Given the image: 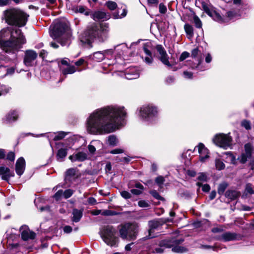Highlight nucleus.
<instances>
[{"instance_id": "09e8293b", "label": "nucleus", "mask_w": 254, "mask_h": 254, "mask_svg": "<svg viewBox=\"0 0 254 254\" xmlns=\"http://www.w3.org/2000/svg\"><path fill=\"white\" fill-rule=\"evenodd\" d=\"M9 88L2 85L0 87V96L6 94L9 90Z\"/></svg>"}, {"instance_id": "bf43d9fd", "label": "nucleus", "mask_w": 254, "mask_h": 254, "mask_svg": "<svg viewBox=\"0 0 254 254\" xmlns=\"http://www.w3.org/2000/svg\"><path fill=\"white\" fill-rule=\"evenodd\" d=\"M124 152V150L121 148H117L111 150L110 153L113 154H121Z\"/></svg>"}, {"instance_id": "20e7f679", "label": "nucleus", "mask_w": 254, "mask_h": 254, "mask_svg": "<svg viewBox=\"0 0 254 254\" xmlns=\"http://www.w3.org/2000/svg\"><path fill=\"white\" fill-rule=\"evenodd\" d=\"M50 34L62 46H68L70 43L71 31L65 24L62 23H57L52 27L51 26Z\"/></svg>"}, {"instance_id": "a18cd8bd", "label": "nucleus", "mask_w": 254, "mask_h": 254, "mask_svg": "<svg viewBox=\"0 0 254 254\" xmlns=\"http://www.w3.org/2000/svg\"><path fill=\"white\" fill-rule=\"evenodd\" d=\"M106 5L111 10L115 9L117 6L116 3L112 1L107 2Z\"/></svg>"}, {"instance_id": "9b49d317", "label": "nucleus", "mask_w": 254, "mask_h": 254, "mask_svg": "<svg viewBox=\"0 0 254 254\" xmlns=\"http://www.w3.org/2000/svg\"><path fill=\"white\" fill-rule=\"evenodd\" d=\"M153 49V46L150 41H147L144 43L142 46V50L144 54L142 55L141 58L143 61L148 65L151 64L153 62V57L152 50Z\"/></svg>"}, {"instance_id": "a19ab883", "label": "nucleus", "mask_w": 254, "mask_h": 254, "mask_svg": "<svg viewBox=\"0 0 254 254\" xmlns=\"http://www.w3.org/2000/svg\"><path fill=\"white\" fill-rule=\"evenodd\" d=\"M196 185L197 186H198L199 187H202V190L204 191V192H208L210 190V187L209 185L208 184H204V185H202V184L200 182H197L196 183Z\"/></svg>"}, {"instance_id": "4468645a", "label": "nucleus", "mask_w": 254, "mask_h": 254, "mask_svg": "<svg viewBox=\"0 0 254 254\" xmlns=\"http://www.w3.org/2000/svg\"><path fill=\"white\" fill-rule=\"evenodd\" d=\"M19 231L21 234V238L24 241L33 240L35 238V233L31 231L26 225L22 226L19 229Z\"/></svg>"}, {"instance_id": "f704fd0d", "label": "nucleus", "mask_w": 254, "mask_h": 254, "mask_svg": "<svg viewBox=\"0 0 254 254\" xmlns=\"http://www.w3.org/2000/svg\"><path fill=\"white\" fill-rule=\"evenodd\" d=\"M172 251L175 253H183L187 251V248L184 247H182L179 245L174 247Z\"/></svg>"}, {"instance_id": "4c0bfd02", "label": "nucleus", "mask_w": 254, "mask_h": 254, "mask_svg": "<svg viewBox=\"0 0 254 254\" xmlns=\"http://www.w3.org/2000/svg\"><path fill=\"white\" fill-rule=\"evenodd\" d=\"M227 184L226 183H223L219 185L218 192L219 194L222 195L224 193L225 190H226L227 187Z\"/></svg>"}, {"instance_id": "4be33fe9", "label": "nucleus", "mask_w": 254, "mask_h": 254, "mask_svg": "<svg viewBox=\"0 0 254 254\" xmlns=\"http://www.w3.org/2000/svg\"><path fill=\"white\" fill-rule=\"evenodd\" d=\"M87 158V154L84 152H78L76 153L73 154L69 156V159L72 161H80L82 162L85 161Z\"/></svg>"}, {"instance_id": "aec40b11", "label": "nucleus", "mask_w": 254, "mask_h": 254, "mask_svg": "<svg viewBox=\"0 0 254 254\" xmlns=\"http://www.w3.org/2000/svg\"><path fill=\"white\" fill-rule=\"evenodd\" d=\"M25 169V161L23 157L18 158L15 164V172L17 175L21 176Z\"/></svg>"}, {"instance_id": "39448f33", "label": "nucleus", "mask_w": 254, "mask_h": 254, "mask_svg": "<svg viewBox=\"0 0 254 254\" xmlns=\"http://www.w3.org/2000/svg\"><path fill=\"white\" fill-rule=\"evenodd\" d=\"M159 110L153 104H145L137 108L136 114L139 119L148 123H154L158 120Z\"/></svg>"}, {"instance_id": "a211bd4d", "label": "nucleus", "mask_w": 254, "mask_h": 254, "mask_svg": "<svg viewBox=\"0 0 254 254\" xmlns=\"http://www.w3.org/2000/svg\"><path fill=\"white\" fill-rule=\"evenodd\" d=\"M196 147L198 148L200 161L201 162L205 161L206 159L209 157V151L207 148L202 143H199Z\"/></svg>"}, {"instance_id": "e433bc0d", "label": "nucleus", "mask_w": 254, "mask_h": 254, "mask_svg": "<svg viewBox=\"0 0 254 254\" xmlns=\"http://www.w3.org/2000/svg\"><path fill=\"white\" fill-rule=\"evenodd\" d=\"M149 226H150V229L149 230V238H152L154 237V236H152L151 235V233L154 230V229H155L156 227L158 226V223L157 222L150 221L149 222Z\"/></svg>"}, {"instance_id": "bb28decb", "label": "nucleus", "mask_w": 254, "mask_h": 254, "mask_svg": "<svg viewBox=\"0 0 254 254\" xmlns=\"http://www.w3.org/2000/svg\"><path fill=\"white\" fill-rule=\"evenodd\" d=\"M240 195V193L235 190H228L225 194V195L227 198L231 200L237 198Z\"/></svg>"}, {"instance_id": "473e14b6", "label": "nucleus", "mask_w": 254, "mask_h": 254, "mask_svg": "<svg viewBox=\"0 0 254 254\" xmlns=\"http://www.w3.org/2000/svg\"><path fill=\"white\" fill-rule=\"evenodd\" d=\"M184 29L187 35L190 38H192L193 36V29L191 25L189 24H186L184 26Z\"/></svg>"}, {"instance_id": "69168bd1", "label": "nucleus", "mask_w": 254, "mask_h": 254, "mask_svg": "<svg viewBox=\"0 0 254 254\" xmlns=\"http://www.w3.org/2000/svg\"><path fill=\"white\" fill-rule=\"evenodd\" d=\"M185 77L187 78H192V73L190 71H185L184 72Z\"/></svg>"}, {"instance_id": "603ef678", "label": "nucleus", "mask_w": 254, "mask_h": 254, "mask_svg": "<svg viewBox=\"0 0 254 254\" xmlns=\"http://www.w3.org/2000/svg\"><path fill=\"white\" fill-rule=\"evenodd\" d=\"M190 56V53L187 52H184L182 53L181 55L179 60L180 61H183L185 59H186L187 58H188Z\"/></svg>"}, {"instance_id": "5fc2aeb1", "label": "nucleus", "mask_w": 254, "mask_h": 254, "mask_svg": "<svg viewBox=\"0 0 254 254\" xmlns=\"http://www.w3.org/2000/svg\"><path fill=\"white\" fill-rule=\"evenodd\" d=\"M138 205L140 207H147L149 206L148 202L145 200H140L138 202Z\"/></svg>"}, {"instance_id": "72a5a7b5", "label": "nucleus", "mask_w": 254, "mask_h": 254, "mask_svg": "<svg viewBox=\"0 0 254 254\" xmlns=\"http://www.w3.org/2000/svg\"><path fill=\"white\" fill-rule=\"evenodd\" d=\"M108 142L110 145L114 146L117 145L118 141L115 136L111 135L108 138Z\"/></svg>"}, {"instance_id": "680f3d73", "label": "nucleus", "mask_w": 254, "mask_h": 254, "mask_svg": "<svg viewBox=\"0 0 254 254\" xmlns=\"http://www.w3.org/2000/svg\"><path fill=\"white\" fill-rule=\"evenodd\" d=\"M63 230L65 233H70L72 232V228L70 226H65L64 227Z\"/></svg>"}, {"instance_id": "052dcab7", "label": "nucleus", "mask_w": 254, "mask_h": 254, "mask_svg": "<svg viewBox=\"0 0 254 254\" xmlns=\"http://www.w3.org/2000/svg\"><path fill=\"white\" fill-rule=\"evenodd\" d=\"M162 243L160 245V247H159V248H157L156 249H155L154 250V253H157V254H161L164 251V248L162 247Z\"/></svg>"}, {"instance_id": "b1692460", "label": "nucleus", "mask_w": 254, "mask_h": 254, "mask_svg": "<svg viewBox=\"0 0 254 254\" xmlns=\"http://www.w3.org/2000/svg\"><path fill=\"white\" fill-rule=\"evenodd\" d=\"M237 238V235L236 233L228 232L222 234L219 239L224 242H227L235 240Z\"/></svg>"}, {"instance_id": "1a4fd4ad", "label": "nucleus", "mask_w": 254, "mask_h": 254, "mask_svg": "<svg viewBox=\"0 0 254 254\" xmlns=\"http://www.w3.org/2000/svg\"><path fill=\"white\" fill-rule=\"evenodd\" d=\"M252 150V145L250 143L246 144L245 145V152L242 153V154L238 157L237 160L242 164H245L248 159L251 158ZM228 155H229L231 162L233 164H236L237 163V159L235 156L231 152L228 153Z\"/></svg>"}, {"instance_id": "8fccbe9b", "label": "nucleus", "mask_w": 254, "mask_h": 254, "mask_svg": "<svg viewBox=\"0 0 254 254\" xmlns=\"http://www.w3.org/2000/svg\"><path fill=\"white\" fill-rule=\"evenodd\" d=\"M121 195L123 198L125 199H129L131 196V194L129 192L126 190L121 191Z\"/></svg>"}, {"instance_id": "f8f14e48", "label": "nucleus", "mask_w": 254, "mask_h": 254, "mask_svg": "<svg viewBox=\"0 0 254 254\" xmlns=\"http://www.w3.org/2000/svg\"><path fill=\"white\" fill-rule=\"evenodd\" d=\"M202 7L204 11L214 20L219 22H222L223 19L220 15L212 9V7L204 0L201 1Z\"/></svg>"}, {"instance_id": "423d86ee", "label": "nucleus", "mask_w": 254, "mask_h": 254, "mask_svg": "<svg viewBox=\"0 0 254 254\" xmlns=\"http://www.w3.org/2000/svg\"><path fill=\"white\" fill-rule=\"evenodd\" d=\"M117 231L113 226H104L100 231V235L103 241L108 246L117 247L119 238L116 236Z\"/></svg>"}, {"instance_id": "cd10ccee", "label": "nucleus", "mask_w": 254, "mask_h": 254, "mask_svg": "<svg viewBox=\"0 0 254 254\" xmlns=\"http://www.w3.org/2000/svg\"><path fill=\"white\" fill-rule=\"evenodd\" d=\"M72 221L74 222H78L82 216V211L74 209L72 211Z\"/></svg>"}, {"instance_id": "ddd939ff", "label": "nucleus", "mask_w": 254, "mask_h": 254, "mask_svg": "<svg viewBox=\"0 0 254 254\" xmlns=\"http://www.w3.org/2000/svg\"><path fill=\"white\" fill-rule=\"evenodd\" d=\"M17 238V235H11L7 238V250L11 254H14L20 251V246L15 240Z\"/></svg>"}, {"instance_id": "f03ea898", "label": "nucleus", "mask_w": 254, "mask_h": 254, "mask_svg": "<svg viewBox=\"0 0 254 254\" xmlns=\"http://www.w3.org/2000/svg\"><path fill=\"white\" fill-rule=\"evenodd\" d=\"M26 43V39L20 29H3L0 31V46L6 53H14Z\"/></svg>"}, {"instance_id": "393cba45", "label": "nucleus", "mask_w": 254, "mask_h": 254, "mask_svg": "<svg viewBox=\"0 0 254 254\" xmlns=\"http://www.w3.org/2000/svg\"><path fill=\"white\" fill-rule=\"evenodd\" d=\"M23 16H16V20L17 21L18 23H14L13 24V25L22 27L26 25L29 15L24 11H23Z\"/></svg>"}, {"instance_id": "de8ad7c7", "label": "nucleus", "mask_w": 254, "mask_h": 254, "mask_svg": "<svg viewBox=\"0 0 254 254\" xmlns=\"http://www.w3.org/2000/svg\"><path fill=\"white\" fill-rule=\"evenodd\" d=\"M150 194L155 198L159 200H163L164 198L161 196L158 192L155 190H151L150 192Z\"/></svg>"}, {"instance_id": "412c9836", "label": "nucleus", "mask_w": 254, "mask_h": 254, "mask_svg": "<svg viewBox=\"0 0 254 254\" xmlns=\"http://www.w3.org/2000/svg\"><path fill=\"white\" fill-rule=\"evenodd\" d=\"M14 176V172L10 171L8 168L4 166H0V176L2 180L8 181L10 177H12Z\"/></svg>"}, {"instance_id": "3c124183", "label": "nucleus", "mask_w": 254, "mask_h": 254, "mask_svg": "<svg viewBox=\"0 0 254 254\" xmlns=\"http://www.w3.org/2000/svg\"><path fill=\"white\" fill-rule=\"evenodd\" d=\"M63 191L62 190H59L54 195V197L56 200H60L62 195H63Z\"/></svg>"}, {"instance_id": "0eeeda50", "label": "nucleus", "mask_w": 254, "mask_h": 254, "mask_svg": "<svg viewBox=\"0 0 254 254\" xmlns=\"http://www.w3.org/2000/svg\"><path fill=\"white\" fill-rule=\"evenodd\" d=\"M119 233L122 239L133 240L136 238L138 227L135 224H126L121 227Z\"/></svg>"}, {"instance_id": "6ab92c4d", "label": "nucleus", "mask_w": 254, "mask_h": 254, "mask_svg": "<svg viewBox=\"0 0 254 254\" xmlns=\"http://www.w3.org/2000/svg\"><path fill=\"white\" fill-rule=\"evenodd\" d=\"M78 177V170L76 168H70L68 169L65 175V181L71 182L74 181Z\"/></svg>"}, {"instance_id": "f257e3e1", "label": "nucleus", "mask_w": 254, "mask_h": 254, "mask_svg": "<svg viewBox=\"0 0 254 254\" xmlns=\"http://www.w3.org/2000/svg\"><path fill=\"white\" fill-rule=\"evenodd\" d=\"M127 117V109L124 106H106L89 115L86 121V129L89 133L94 135L112 133L125 125Z\"/></svg>"}, {"instance_id": "864d4df0", "label": "nucleus", "mask_w": 254, "mask_h": 254, "mask_svg": "<svg viewBox=\"0 0 254 254\" xmlns=\"http://www.w3.org/2000/svg\"><path fill=\"white\" fill-rule=\"evenodd\" d=\"M6 159L11 161H14L15 159V154L12 152H9L6 156Z\"/></svg>"}, {"instance_id": "c03bdc74", "label": "nucleus", "mask_w": 254, "mask_h": 254, "mask_svg": "<svg viewBox=\"0 0 254 254\" xmlns=\"http://www.w3.org/2000/svg\"><path fill=\"white\" fill-rule=\"evenodd\" d=\"M241 125L243 127L245 128L247 130H249L251 128V125L250 121L247 120H244L241 123Z\"/></svg>"}, {"instance_id": "338daca9", "label": "nucleus", "mask_w": 254, "mask_h": 254, "mask_svg": "<svg viewBox=\"0 0 254 254\" xmlns=\"http://www.w3.org/2000/svg\"><path fill=\"white\" fill-rule=\"evenodd\" d=\"M142 190L137 189H132L131 192L135 195H139L142 193Z\"/></svg>"}, {"instance_id": "13d9d810", "label": "nucleus", "mask_w": 254, "mask_h": 254, "mask_svg": "<svg viewBox=\"0 0 254 254\" xmlns=\"http://www.w3.org/2000/svg\"><path fill=\"white\" fill-rule=\"evenodd\" d=\"M85 63V60L83 58H80L79 60H78L77 61L75 62L74 64L75 65L78 67L80 66Z\"/></svg>"}, {"instance_id": "0e129e2a", "label": "nucleus", "mask_w": 254, "mask_h": 254, "mask_svg": "<svg viewBox=\"0 0 254 254\" xmlns=\"http://www.w3.org/2000/svg\"><path fill=\"white\" fill-rule=\"evenodd\" d=\"M88 148L90 153L92 154H94L96 151L95 147L92 144H89L88 146Z\"/></svg>"}, {"instance_id": "4d7b16f0", "label": "nucleus", "mask_w": 254, "mask_h": 254, "mask_svg": "<svg viewBox=\"0 0 254 254\" xmlns=\"http://www.w3.org/2000/svg\"><path fill=\"white\" fill-rule=\"evenodd\" d=\"M164 182V179L162 176H159L155 179V182L159 186L163 184Z\"/></svg>"}, {"instance_id": "c756f323", "label": "nucleus", "mask_w": 254, "mask_h": 254, "mask_svg": "<svg viewBox=\"0 0 254 254\" xmlns=\"http://www.w3.org/2000/svg\"><path fill=\"white\" fill-rule=\"evenodd\" d=\"M67 134L66 132L59 131L53 132L52 134L54 136V141H58L63 139Z\"/></svg>"}, {"instance_id": "6e6552de", "label": "nucleus", "mask_w": 254, "mask_h": 254, "mask_svg": "<svg viewBox=\"0 0 254 254\" xmlns=\"http://www.w3.org/2000/svg\"><path fill=\"white\" fill-rule=\"evenodd\" d=\"M213 142L216 145L227 149L232 145V138L229 133H218L213 137Z\"/></svg>"}, {"instance_id": "dca6fc26", "label": "nucleus", "mask_w": 254, "mask_h": 254, "mask_svg": "<svg viewBox=\"0 0 254 254\" xmlns=\"http://www.w3.org/2000/svg\"><path fill=\"white\" fill-rule=\"evenodd\" d=\"M18 118V113L16 110L9 111L2 118V122L5 124H11L17 120Z\"/></svg>"}, {"instance_id": "c85d7f7f", "label": "nucleus", "mask_w": 254, "mask_h": 254, "mask_svg": "<svg viewBox=\"0 0 254 254\" xmlns=\"http://www.w3.org/2000/svg\"><path fill=\"white\" fill-rule=\"evenodd\" d=\"M67 154V149L66 148H61L58 150L57 154V159L60 161L62 162L66 156Z\"/></svg>"}, {"instance_id": "2f4dec72", "label": "nucleus", "mask_w": 254, "mask_h": 254, "mask_svg": "<svg viewBox=\"0 0 254 254\" xmlns=\"http://www.w3.org/2000/svg\"><path fill=\"white\" fill-rule=\"evenodd\" d=\"M76 68L73 65H68L67 67L62 69V72L64 74H72L76 71Z\"/></svg>"}, {"instance_id": "49530a36", "label": "nucleus", "mask_w": 254, "mask_h": 254, "mask_svg": "<svg viewBox=\"0 0 254 254\" xmlns=\"http://www.w3.org/2000/svg\"><path fill=\"white\" fill-rule=\"evenodd\" d=\"M73 193V191L71 189L66 190L64 192H63V195L65 198H68L70 197L72 194Z\"/></svg>"}, {"instance_id": "7ed1b4c3", "label": "nucleus", "mask_w": 254, "mask_h": 254, "mask_svg": "<svg viewBox=\"0 0 254 254\" xmlns=\"http://www.w3.org/2000/svg\"><path fill=\"white\" fill-rule=\"evenodd\" d=\"M108 31L109 27L107 24H101L98 26L95 23H93L87 27L81 35L80 40L85 43H89L95 39L103 42L107 38Z\"/></svg>"}, {"instance_id": "f3484780", "label": "nucleus", "mask_w": 254, "mask_h": 254, "mask_svg": "<svg viewBox=\"0 0 254 254\" xmlns=\"http://www.w3.org/2000/svg\"><path fill=\"white\" fill-rule=\"evenodd\" d=\"M37 57V54L33 50H28L25 53L24 60V63L27 66H32Z\"/></svg>"}, {"instance_id": "79ce46f5", "label": "nucleus", "mask_w": 254, "mask_h": 254, "mask_svg": "<svg viewBox=\"0 0 254 254\" xmlns=\"http://www.w3.org/2000/svg\"><path fill=\"white\" fill-rule=\"evenodd\" d=\"M245 193L246 194H252L254 193V190L251 184H247L245 188Z\"/></svg>"}, {"instance_id": "2eb2a0df", "label": "nucleus", "mask_w": 254, "mask_h": 254, "mask_svg": "<svg viewBox=\"0 0 254 254\" xmlns=\"http://www.w3.org/2000/svg\"><path fill=\"white\" fill-rule=\"evenodd\" d=\"M156 49L159 54L158 59L165 65L170 67L171 64L169 61V57L164 48L161 45H157Z\"/></svg>"}, {"instance_id": "a878e982", "label": "nucleus", "mask_w": 254, "mask_h": 254, "mask_svg": "<svg viewBox=\"0 0 254 254\" xmlns=\"http://www.w3.org/2000/svg\"><path fill=\"white\" fill-rule=\"evenodd\" d=\"M92 18L95 20H105L109 18L106 13L103 11H97L91 14Z\"/></svg>"}, {"instance_id": "5701e85b", "label": "nucleus", "mask_w": 254, "mask_h": 254, "mask_svg": "<svg viewBox=\"0 0 254 254\" xmlns=\"http://www.w3.org/2000/svg\"><path fill=\"white\" fill-rule=\"evenodd\" d=\"M105 53L106 51L96 52L94 53L92 55L89 56L87 58L96 62H100L104 59Z\"/></svg>"}, {"instance_id": "6e6d98bb", "label": "nucleus", "mask_w": 254, "mask_h": 254, "mask_svg": "<svg viewBox=\"0 0 254 254\" xmlns=\"http://www.w3.org/2000/svg\"><path fill=\"white\" fill-rule=\"evenodd\" d=\"M159 12L161 13H165L167 11V8L166 6L163 3H160L159 6Z\"/></svg>"}, {"instance_id": "c9c22d12", "label": "nucleus", "mask_w": 254, "mask_h": 254, "mask_svg": "<svg viewBox=\"0 0 254 254\" xmlns=\"http://www.w3.org/2000/svg\"><path fill=\"white\" fill-rule=\"evenodd\" d=\"M193 22L195 27L197 28H201L202 27V22L199 18L194 14L193 16Z\"/></svg>"}, {"instance_id": "37998d69", "label": "nucleus", "mask_w": 254, "mask_h": 254, "mask_svg": "<svg viewBox=\"0 0 254 254\" xmlns=\"http://www.w3.org/2000/svg\"><path fill=\"white\" fill-rule=\"evenodd\" d=\"M53 132H50L48 134H47V133H42V134H37L36 135H35V137H40V136H46L48 138V139H49V141L50 142V140L51 139H53L54 140V136L53 135H52ZM34 136V135H33Z\"/></svg>"}, {"instance_id": "7c9ffc66", "label": "nucleus", "mask_w": 254, "mask_h": 254, "mask_svg": "<svg viewBox=\"0 0 254 254\" xmlns=\"http://www.w3.org/2000/svg\"><path fill=\"white\" fill-rule=\"evenodd\" d=\"M75 11L81 13H84L86 15H88L90 14V10L86 7L82 5L77 6L75 8Z\"/></svg>"}, {"instance_id": "9d476101", "label": "nucleus", "mask_w": 254, "mask_h": 254, "mask_svg": "<svg viewBox=\"0 0 254 254\" xmlns=\"http://www.w3.org/2000/svg\"><path fill=\"white\" fill-rule=\"evenodd\" d=\"M23 11L16 8H11L5 10L3 12L6 22L9 25H13L14 23H18L16 20V16H23Z\"/></svg>"}, {"instance_id": "e2e57ef3", "label": "nucleus", "mask_w": 254, "mask_h": 254, "mask_svg": "<svg viewBox=\"0 0 254 254\" xmlns=\"http://www.w3.org/2000/svg\"><path fill=\"white\" fill-rule=\"evenodd\" d=\"M199 50L198 48H195L191 51V57L193 58H196L198 55Z\"/></svg>"}, {"instance_id": "58836bf2", "label": "nucleus", "mask_w": 254, "mask_h": 254, "mask_svg": "<svg viewBox=\"0 0 254 254\" xmlns=\"http://www.w3.org/2000/svg\"><path fill=\"white\" fill-rule=\"evenodd\" d=\"M215 166L216 169L219 170L224 169L225 167L224 163L220 159H216L215 160Z\"/></svg>"}, {"instance_id": "ea45409f", "label": "nucleus", "mask_w": 254, "mask_h": 254, "mask_svg": "<svg viewBox=\"0 0 254 254\" xmlns=\"http://www.w3.org/2000/svg\"><path fill=\"white\" fill-rule=\"evenodd\" d=\"M208 179V176L205 173H199L197 177V180L203 182H207Z\"/></svg>"}, {"instance_id": "774afa93", "label": "nucleus", "mask_w": 254, "mask_h": 254, "mask_svg": "<svg viewBox=\"0 0 254 254\" xmlns=\"http://www.w3.org/2000/svg\"><path fill=\"white\" fill-rule=\"evenodd\" d=\"M113 214V212L112 211L109 210H104L102 212V215L105 216H110L112 215Z\"/></svg>"}]
</instances>
